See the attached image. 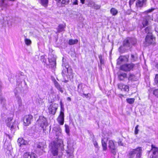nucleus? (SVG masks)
<instances>
[{
  "label": "nucleus",
  "mask_w": 158,
  "mask_h": 158,
  "mask_svg": "<svg viewBox=\"0 0 158 158\" xmlns=\"http://www.w3.org/2000/svg\"><path fill=\"white\" fill-rule=\"evenodd\" d=\"M51 151L54 156H56L58 154V150L60 148L62 150H64V144L63 141L61 139H58L56 141L54 142L51 143Z\"/></svg>",
  "instance_id": "1"
},
{
  "label": "nucleus",
  "mask_w": 158,
  "mask_h": 158,
  "mask_svg": "<svg viewBox=\"0 0 158 158\" xmlns=\"http://www.w3.org/2000/svg\"><path fill=\"white\" fill-rule=\"evenodd\" d=\"M136 42V40L135 38L127 37L123 41V46H120L119 50L120 51L124 49L125 47L129 48L132 45L135 44Z\"/></svg>",
  "instance_id": "2"
},
{
  "label": "nucleus",
  "mask_w": 158,
  "mask_h": 158,
  "mask_svg": "<svg viewBox=\"0 0 158 158\" xmlns=\"http://www.w3.org/2000/svg\"><path fill=\"white\" fill-rule=\"evenodd\" d=\"M142 149L141 147H138L135 149H131L129 152L128 156L129 158H133L136 154L135 158H140L142 153Z\"/></svg>",
  "instance_id": "3"
},
{
  "label": "nucleus",
  "mask_w": 158,
  "mask_h": 158,
  "mask_svg": "<svg viewBox=\"0 0 158 158\" xmlns=\"http://www.w3.org/2000/svg\"><path fill=\"white\" fill-rule=\"evenodd\" d=\"M155 8H152L151 9H149L148 10L145 11L144 13L146 14V15L144 17L143 20L142 22V25L143 27H144L148 25V21L151 20H153V17L152 15H149L147 14L148 13H150L153 11Z\"/></svg>",
  "instance_id": "4"
},
{
  "label": "nucleus",
  "mask_w": 158,
  "mask_h": 158,
  "mask_svg": "<svg viewBox=\"0 0 158 158\" xmlns=\"http://www.w3.org/2000/svg\"><path fill=\"white\" fill-rule=\"evenodd\" d=\"M67 149L66 150L68 157L69 158H73L74 156L73 153L74 152L73 141L71 139H69L67 142Z\"/></svg>",
  "instance_id": "5"
},
{
  "label": "nucleus",
  "mask_w": 158,
  "mask_h": 158,
  "mask_svg": "<svg viewBox=\"0 0 158 158\" xmlns=\"http://www.w3.org/2000/svg\"><path fill=\"white\" fill-rule=\"evenodd\" d=\"M155 38L150 34L148 35L145 39L144 43L145 46H148L151 44H153L155 43Z\"/></svg>",
  "instance_id": "6"
},
{
  "label": "nucleus",
  "mask_w": 158,
  "mask_h": 158,
  "mask_svg": "<svg viewBox=\"0 0 158 158\" xmlns=\"http://www.w3.org/2000/svg\"><path fill=\"white\" fill-rule=\"evenodd\" d=\"M135 64L133 63L123 64L120 67V69L125 72H129L133 70Z\"/></svg>",
  "instance_id": "7"
},
{
  "label": "nucleus",
  "mask_w": 158,
  "mask_h": 158,
  "mask_svg": "<svg viewBox=\"0 0 158 158\" xmlns=\"http://www.w3.org/2000/svg\"><path fill=\"white\" fill-rule=\"evenodd\" d=\"M108 147L110 149L111 152L115 155L117 152V148L115 146L113 141L112 140H109V142Z\"/></svg>",
  "instance_id": "8"
},
{
  "label": "nucleus",
  "mask_w": 158,
  "mask_h": 158,
  "mask_svg": "<svg viewBox=\"0 0 158 158\" xmlns=\"http://www.w3.org/2000/svg\"><path fill=\"white\" fill-rule=\"evenodd\" d=\"M58 105L56 103H52L50 105L48 108L49 113L52 115H54L58 109Z\"/></svg>",
  "instance_id": "9"
},
{
  "label": "nucleus",
  "mask_w": 158,
  "mask_h": 158,
  "mask_svg": "<svg viewBox=\"0 0 158 158\" xmlns=\"http://www.w3.org/2000/svg\"><path fill=\"white\" fill-rule=\"evenodd\" d=\"M33 119L32 115L29 114L25 115L23 118V125L25 126H28L31 123Z\"/></svg>",
  "instance_id": "10"
},
{
  "label": "nucleus",
  "mask_w": 158,
  "mask_h": 158,
  "mask_svg": "<svg viewBox=\"0 0 158 158\" xmlns=\"http://www.w3.org/2000/svg\"><path fill=\"white\" fill-rule=\"evenodd\" d=\"M151 147L152 155L150 156V158H158V148L153 144L151 145Z\"/></svg>",
  "instance_id": "11"
},
{
  "label": "nucleus",
  "mask_w": 158,
  "mask_h": 158,
  "mask_svg": "<svg viewBox=\"0 0 158 158\" xmlns=\"http://www.w3.org/2000/svg\"><path fill=\"white\" fill-rule=\"evenodd\" d=\"M37 122L43 128H44V126H46L48 125L46 119L44 116L40 117L39 119L37 120Z\"/></svg>",
  "instance_id": "12"
},
{
  "label": "nucleus",
  "mask_w": 158,
  "mask_h": 158,
  "mask_svg": "<svg viewBox=\"0 0 158 158\" xmlns=\"http://www.w3.org/2000/svg\"><path fill=\"white\" fill-rule=\"evenodd\" d=\"M12 119V117H10L8 118L5 120V123L7 126L10 128L11 131H13V129H15L14 123L11 122Z\"/></svg>",
  "instance_id": "13"
},
{
  "label": "nucleus",
  "mask_w": 158,
  "mask_h": 158,
  "mask_svg": "<svg viewBox=\"0 0 158 158\" xmlns=\"http://www.w3.org/2000/svg\"><path fill=\"white\" fill-rule=\"evenodd\" d=\"M9 0H0V6L2 7L6 8L10 5L9 3Z\"/></svg>",
  "instance_id": "14"
},
{
  "label": "nucleus",
  "mask_w": 158,
  "mask_h": 158,
  "mask_svg": "<svg viewBox=\"0 0 158 158\" xmlns=\"http://www.w3.org/2000/svg\"><path fill=\"white\" fill-rule=\"evenodd\" d=\"M17 142L19 146L20 147L23 145H26L28 144V142L22 138H19L17 140Z\"/></svg>",
  "instance_id": "15"
},
{
  "label": "nucleus",
  "mask_w": 158,
  "mask_h": 158,
  "mask_svg": "<svg viewBox=\"0 0 158 158\" xmlns=\"http://www.w3.org/2000/svg\"><path fill=\"white\" fill-rule=\"evenodd\" d=\"M64 115L60 114L57 118L59 123L61 125H63L64 124Z\"/></svg>",
  "instance_id": "16"
},
{
  "label": "nucleus",
  "mask_w": 158,
  "mask_h": 158,
  "mask_svg": "<svg viewBox=\"0 0 158 158\" xmlns=\"http://www.w3.org/2000/svg\"><path fill=\"white\" fill-rule=\"evenodd\" d=\"M147 0H137L136 2V5L138 7H141L145 4Z\"/></svg>",
  "instance_id": "17"
},
{
  "label": "nucleus",
  "mask_w": 158,
  "mask_h": 158,
  "mask_svg": "<svg viewBox=\"0 0 158 158\" xmlns=\"http://www.w3.org/2000/svg\"><path fill=\"white\" fill-rule=\"evenodd\" d=\"M54 83L56 88L61 93H63L64 92L63 89L58 83L56 81H55Z\"/></svg>",
  "instance_id": "18"
},
{
  "label": "nucleus",
  "mask_w": 158,
  "mask_h": 158,
  "mask_svg": "<svg viewBox=\"0 0 158 158\" xmlns=\"http://www.w3.org/2000/svg\"><path fill=\"white\" fill-rule=\"evenodd\" d=\"M127 77V74L125 73L121 72L118 74V78L121 81L123 80L124 79Z\"/></svg>",
  "instance_id": "19"
},
{
  "label": "nucleus",
  "mask_w": 158,
  "mask_h": 158,
  "mask_svg": "<svg viewBox=\"0 0 158 158\" xmlns=\"http://www.w3.org/2000/svg\"><path fill=\"white\" fill-rule=\"evenodd\" d=\"M48 59L49 62L56 61V56L52 53L49 54Z\"/></svg>",
  "instance_id": "20"
},
{
  "label": "nucleus",
  "mask_w": 158,
  "mask_h": 158,
  "mask_svg": "<svg viewBox=\"0 0 158 158\" xmlns=\"http://www.w3.org/2000/svg\"><path fill=\"white\" fill-rule=\"evenodd\" d=\"M118 87L120 89H123V90L125 91L128 90L129 87L127 85H123L122 84H120L118 85Z\"/></svg>",
  "instance_id": "21"
},
{
  "label": "nucleus",
  "mask_w": 158,
  "mask_h": 158,
  "mask_svg": "<svg viewBox=\"0 0 158 158\" xmlns=\"http://www.w3.org/2000/svg\"><path fill=\"white\" fill-rule=\"evenodd\" d=\"M128 79L129 81H134L136 80V78L134 75L129 73V76L128 77Z\"/></svg>",
  "instance_id": "22"
},
{
  "label": "nucleus",
  "mask_w": 158,
  "mask_h": 158,
  "mask_svg": "<svg viewBox=\"0 0 158 158\" xmlns=\"http://www.w3.org/2000/svg\"><path fill=\"white\" fill-rule=\"evenodd\" d=\"M78 42V40L77 39H70L69 40L68 43L70 45L77 44Z\"/></svg>",
  "instance_id": "23"
},
{
  "label": "nucleus",
  "mask_w": 158,
  "mask_h": 158,
  "mask_svg": "<svg viewBox=\"0 0 158 158\" xmlns=\"http://www.w3.org/2000/svg\"><path fill=\"white\" fill-rule=\"evenodd\" d=\"M105 139H102V145L103 148V150L106 151L107 149V144L105 142Z\"/></svg>",
  "instance_id": "24"
},
{
  "label": "nucleus",
  "mask_w": 158,
  "mask_h": 158,
  "mask_svg": "<svg viewBox=\"0 0 158 158\" xmlns=\"http://www.w3.org/2000/svg\"><path fill=\"white\" fill-rule=\"evenodd\" d=\"M37 148L40 149L41 150H43L44 148L43 144L42 143H39L35 144V145Z\"/></svg>",
  "instance_id": "25"
},
{
  "label": "nucleus",
  "mask_w": 158,
  "mask_h": 158,
  "mask_svg": "<svg viewBox=\"0 0 158 158\" xmlns=\"http://www.w3.org/2000/svg\"><path fill=\"white\" fill-rule=\"evenodd\" d=\"M0 100L1 101V104L2 106H5L6 103V99L4 98L1 97L0 98Z\"/></svg>",
  "instance_id": "26"
},
{
  "label": "nucleus",
  "mask_w": 158,
  "mask_h": 158,
  "mask_svg": "<svg viewBox=\"0 0 158 158\" xmlns=\"http://www.w3.org/2000/svg\"><path fill=\"white\" fill-rule=\"evenodd\" d=\"M110 12L114 16L116 15L118 13V10L114 8H112L111 9Z\"/></svg>",
  "instance_id": "27"
},
{
  "label": "nucleus",
  "mask_w": 158,
  "mask_h": 158,
  "mask_svg": "<svg viewBox=\"0 0 158 158\" xmlns=\"http://www.w3.org/2000/svg\"><path fill=\"white\" fill-rule=\"evenodd\" d=\"M62 66H64L66 69L64 71V70H63L62 72V75H63V74L64 75L66 71H67V72H68L69 69H71L69 68V65L68 64L65 65V64H63Z\"/></svg>",
  "instance_id": "28"
},
{
  "label": "nucleus",
  "mask_w": 158,
  "mask_h": 158,
  "mask_svg": "<svg viewBox=\"0 0 158 158\" xmlns=\"http://www.w3.org/2000/svg\"><path fill=\"white\" fill-rule=\"evenodd\" d=\"M65 27L63 24H60L58 27V31L59 32H61L64 30Z\"/></svg>",
  "instance_id": "29"
},
{
  "label": "nucleus",
  "mask_w": 158,
  "mask_h": 158,
  "mask_svg": "<svg viewBox=\"0 0 158 158\" xmlns=\"http://www.w3.org/2000/svg\"><path fill=\"white\" fill-rule=\"evenodd\" d=\"M70 2V0H61V4L63 6L68 4Z\"/></svg>",
  "instance_id": "30"
},
{
  "label": "nucleus",
  "mask_w": 158,
  "mask_h": 158,
  "mask_svg": "<svg viewBox=\"0 0 158 158\" xmlns=\"http://www.w3.org/2000/svg\"><path fill=\"white\" fill-rule=\"evenodd\" d=\"M50 63V68H55L56 67V61H51L49 62Z\"/></svg>",
  "instance_id": "31"
},
{
  "label": "nucleus",
  "mask_w": 158,
  "mask_h": 158,
  "mask_svg": "<svg viewBox=\"0 0 158 158\" xmlns=\"http://www.w3.org/2000/svg\"><path fill=\"white\" fill-rule=\"evenodd\" d=\"M151 26H148L146 27L145 30L146 33H149L150 34V33H151Z\"/></svg>",
  "instance_id": "32"
},
{
  "label": "nucleus",
  "mask_w": 158,
  "mask_h": 158,
  "mask_svg": "<svg viewBox=\"0 0 158 158\" xmlns=\"http://www.w3.org/2000/svg\"><path fill=\"white\" fill-rule=\"evenodd\" d=\"M137 56L136 54H131V61L132 62H134L137 59Z\"/></svg>",
  "instance_id": "33"
},
{
  "label": "nucleus",
  "mask_w": 158,
  "mask_h": 158,
  "mask_svg": "<svg viewBox=\"0 0 158 158\" xmlns=\"http://www.w3.org/2000/svg\"><path fill=\"white\" fill-rule=\"evenodd\" d=\"M41 4L44 6H47L48 3V0H40Z\"/></svg>",
  "instance_id": "34"
},
{
  "label": "nucleus",
  "mask_w": 158,
  "mask_h": 158,
  "mask_svg": "<svg viewBox=\"0 0 158 158\" xmlns=\"http://www.w3.org/2000/svg\"><path fill=\"white\" fill-rule=\"evenodd\" d=\"M92 140L93 142V144L94 145V146L96 148H98V143L96 140L95 138L94 137V135L93 136V137L92 138Z\"/></svg>",
  "instance_id": "35"
},
{
  "label": "nucleus",
  "mask_w": 158,
  "mask_h": 158,
  "mask_svg": "<svg viewBox=\"0 0 158 158\" xmlns=\"http://www.w3.org/2000/svg\"><path fill=\"white\" fill-rule=\"evenodd\" d=\"M122 56H120L117 60V64H120L122 62H123Z\"/></svg>",
  "instance_id": "36"
},
{
  "label": "nucleus",
  "mask_w": 158,
  "mask_h": 158,
  "mask_svg": "<svg viewBox=\"0 0 158 158\" xmlns=\"http://www.w3.org/2000/svg\"><path fill=\"white\" fill-rule=\"evenodd\" d=\"M57 131H56V136H59L61 135V130L60 127L57 128Z\"/></svg>",
  "instance_id": "37"
},
{
  "label": "nucleus",
  "mask_w": 158,
  "mask_h": 158,
  "mask_svg": "<svg viewBox=\"0 0 158 158\" xmlns=\"http://www.w3.org/2000/svg\"><path fill=\"white\" fill-rule=\"evenodd\" d=\"M25 42L27 45H29L31 44V42L30 39L25 38Z\"/></svg>",
  "instance_id": "38"
},
{
  "label": "nucleus",
  "mask_w": 158,
  "mask_h": 158,
  "mask_svg": "<svg viewBox=\"0 0 158 158\" xmlns=\"http://www.w3.org/2000/svg\"><path fill=\"white\" fill-rule=\"evenodd\" d=\"M126 100L128 103L130 104H132L134 102L135 99L133 98H129L127 99Z\"/></svg>",
  "instance_id": "39"
},
{
  "label": "nucleus",
  "mask_w": 158,
  "mask_h": 158,
  "mask_svg": "<svg viewBox=\"0 0 158 158\" xmlns=\"http://www.w3.org/2000/svg\"><path fill=\"white\" fill-rule=\"evenodd\" d=\"M129 56H122V58L123 59V62H128V61Z\"/></svg>",
  "instance_id": "40"
},
{
  "label": "nucleus",
  "mask_w": 158,
  "mask_h": 158,
  "mask_svg": "<svg viewBox=\"0 0 158 158\" xmlns=\"http://www.w3.org/2000/svg\"><path fill=\"white\" fill-rule=\"evenodd\" d=\"M65 131L67 134L69 135V126L66 125H65Z\"/></svg>",
  "instance_id": "41"
},
{
  "label": "nucleus",
  "mask_w": 158,
  "mask_h": 158,
  "mask_svg": "<svg viewBox=\"0 0 158 158\" xmlns=\"http://www.w3.org/2000/svg\"><path fill=\"white\" fill-rule=\"evenodd\" d=\"M154 80L155 83L157 86H158V74H156Z\"/></svg>",
  "instance_id": "42"
},
{
  "label": "nucleus",
  "mask_w": 158,
  "mask_h": 158,
  "mask_svg": "<svg viewBox=\"0 0 158 158\" xmlns=\"http://www.w3.org/2000/svg\"><path fill=\"white\" fill-rule=\"evenodd\" d=\"M23 156L24 158H31L30 154V153H25L24 154Z\"/></svg>",
  "instance_id": "43"
},
{
  "label": "nucleus",
  "mask_w": 158,
  "mask_h": 158,
  "mask_svg": "<svg viewBox=\"0 0 158 158\" xmlns=\"http://www.w3.org/2000/svg\"><path fill=\"white\" fill-rule=\"evenodd\" d=\"M19 88L17 87L14 90L15 94L16 96L18 95L19 93Z\"/></svg>",
  "instance_id": "44"
},
{
  "label": "nucleus",
  "mask_w": 158,
  "mask_h": 158,
  "mask_svg": "<svg viewBox=\"0 0 158 158\" xmlns=\"http://www.w3.org/2000/svg\"><path fill=\"white\" fill-rule=\"evenodd\" d=\"M18 103L19 106H21L22 105V100L19 97L18 98Z\"/></svg>",
  "instance_id": "45"
},
{
  "label": "nucleus",
  "mask_w": 158,
  "mask_h": 158,
  "mask_svg": "<svg viewBox=\"0 0 158 158\" xmlns=\"http://www.w3.org/2000/svg\"><path fill=\"white\" fill-rule=\"evenodd\" d=\"M153 94L156 97L158 98V89H156L154 90Z\"/></svg>",
  "instance_id": "46"
},
{
  "label": "nucleus",
  "mask_w": 158,
  "mask_h": 158,
  "mask_svg": "<svg viewBox=\"0 0 158 158\" xmlns=\"http://www.w3.org/2000/svg\"><path fill=\"white\" fill-rule=\"evenodd\" d=\"M95 3L93 1L90 2L88 4V6H89L93 8L94 6Z\"/></svg>",
  "instance_id": "47"
},
{
  "label": "nucleus",
  "mask_w": 158,
  "mask_h": 158,
  "mask_svg": "<svg viewBox=\"0 0 158 158\" xmlns=\"http://www.w3.org/2000/svg\"><path fill=\"white\" fill-rule=\"evenodd\" d=\"M139 126L138 125H137L135 127V134H137L138 133L139 130L138 129V128L139 127Z\"/></svg>",
  "instance_id": "48"
},
{
  "label": "nucleus",
  "mask_w": 158,
  "mask_h": 158,
  "mask_svg": "<svg viewBox=\"0 0 158 158\" xmlns=\"http://www.w3.org/2000/svg\"><path fill=\"white\" fill-rule=\"evenodd\" d=\"M100 7H101L100 5H97L95 3L94 5V6L93 8H94V9H95L98 10V9H99L100 8Z\"/></svg>",
  "instance_id": "49"
},
{
  "label": "nucleus",
  "mask_w": 158,
  "mask_h": 158,
  "mask_svg": "<svg viewBox=\"0 0 158 158\" xmlns=\"http://www.w3.org/2000/svg\"><path fill=\"white\" fill-rule=\"evenodd\" d=\"M64 109L63 107L62 106H61V109L60 111V114L64 115Z\"/></svg>",
  "instance_id": "50"
},
{
  "label": "nucleus",
  "mask_w": 158,
  "mask_h": 158,
  "mask_svg": "<svg viewBox=\"0 0 158 158\" xmlns=\"http://www.w3.org/2000/svg\"><path fill=\"white\" fill-rule=\"evenodd\" d=\"M71 2L74 5H77L78 4L77 3V0H70Z\"/></svg>",
  "instance_id": "51"
},
{
  "label": "nucleus",
  "mask_w": 158,
  "mask_h": 158,
  "mask_svg": "<svg viewBox=\"0 0 158 158\" xmlns=\"http://www.w3.org/2000/svg\"><path fill=\"white\" fill-rule=\"evenodd\" d=\"M30 156L31 158H36V155L33 153L30 154Z\"/></svg>",
  "instance_id": "52"
},
{
  "label": "nucleus",
  "mask_w": 158,
  "mask_h": 158,
  "mask_svg": "<svg viewBox=\"0 0 158 158\" xmlns=\"http://www.w3.org/2000/svg\"><path fill=\"white\" fill-rule=\"evenodd\" d=\"M135 0H130L129 2V5L130 7L133 4Z\"/></svg>",
  "instance_id": "53"
},
{
  "label": "nucleus",
  "mask_w": 158,
  "mask_h": 158,
  "mask_svg": "<svg viewBox=\"0 0 158 158\" xmlns=\"http://www.w3.org/2000/svg\"><path fill=\"white\" fill-rule=\"evenodd\" d=\"M132 11V10H131L130 9V10H127L126 12V13L127 14H128V15H131V14H132V13H131V12Z\"/></svg>",
  "instance_id": "54"
},
{
  "label": "nucleus",
  "mask_w": 158,
  "mask_h": 158,
  "mask_svg": "<svg viewBox=\"0 0 158 158\" xmlns=\"http://www.w3.org/2000/svg\"><path fill=\"white\" fill-rule=\"evenodd\" d=\"M99 58L100 61V62L101 64H103L104 63L103 60L102 59V57L101 56H99Z\"/></svg>",
  "instance_id": "55"
},
{
  "label": "nucleus",
  "mask_w": 158,
  "mask_h": 158,
  "mask_svg": "<svg viewBox=\"0 0 158 158\" xmlns=\"http://www.w3.org/2000/svg\"><path fill=\"white\" fill-rule=\"evenodd\" d=\"M83 95L87 98H88V97H89V95H90V94H85L84 93L83 94Z\"/></svg>",
  "instance_id": "56"
},
{
  "label": "nucleus",
  "mask_w": 158,
  "mask_h": 158,
  "mask_svg": "<svg viewBox=\"0 0 158 158\" xmlns=\"http://www.w3.org/2000/svg\"><path fill=\"white\" fill-rule=\"evenodd\" d=\"M131 13H132V14L133 16H135L137 14L136 13V12L133 11H132V12H131Z\"/></svg>",
  "instance_id": "57"
},
{
  "label": "nucleus",
  "mask_w": 158,
  "mask_h": 158,
  "mask_svg": "<svg viewBox=\"0 0 158 158\" xmlns=\"http://www.w3.org/2000/svg\"><path fill=\"white\" fill-rule=\"evenodd\" d=\"M118 145L119 146H123V143L121 141H119L118 142Z\"/></svg>",
  "instance_id": "58"
},
{
  "label": "nucleus",
  "mask_w": 158,
  "mask_h": 158,
  "mask_svg": "<svg viewBox=\"0 0 158 158\" xmlns=\"http://www.w3.org/2000/svg\"><path fill=\"white\" fill-rule=\"evenodd\" d=\"M80 86H81V87H82V83L79 84L78 85H77V88L78 89H79Z\"/></svg>",
  "instance_id": "59"
},
{
  "label": "nucleus",
  "mask_w": 158,
  "mask_h": 158,
  "mask_svg": "<svg viewBox=\"0 0 158 158\" xmlns=\"http://www.w3.org/2000/svg\"><path fill=\"white\" fill-rule=\"evenodd\" d=\"M85 0H80L82 4H83L84 3Z\"/></svg>",
  "instance_id": "60"
},
{
  "label": "nucleus",
  "mask_w": 158,
  "mask_h": 158,
  "mask_svg": "<svg viewBox=\"0 0 158 158\" xmlns=\"http://www.w3.org/2000/svg\"><path fill=\"white\" fill-rule=\"evenodd\" d=\"M67 99L68 101H71V98L69 97H68Z\"/></svg>",
  "instance_id": "61"
},
{
  "label": "nucleus",
  "mask_w": 158,
  "mask_h": 158,
  "mask_svg": "<svg viewBox=\"0 0 158 158\" xmlns=\"http://www.w3.org/2000/svg\"><path fill=\"white\" fill-rule=\"evenodd\" d=\"M156 68H157V69H158V64H157L156 65Z\"/></svg>",
  "instance_id": "62"
},
{
  "label": "nucleus",
  "mask_w": 158,
  "mask_h": 158,
  "mask_svg": "<svg viewBox=\"0 0 158 158\" xmlns=\"http://www.w3.org/2000/svg\"><path fill=\"white\" fill-rule=\"evenodd\" d=\"M15 0H9V1H12V2L15 1Z\"/></svg>",
  "instance_id": "63"
},
{
  "label": "nucleus",
  "mask_w": 158,
  "mask_h": 158,
  "mask_svg": "<svg viewBox=\"0 0 158 158\" xmlns=\"http://www.w3.org/2000/svg\"><path fill=\"white\" fill-rule=\"evenodd\" d=\"M7 136H8V137L10 139V137L9 135H7Z\"/></svg>",
  "instance_id": "64"
}]
</instances>
